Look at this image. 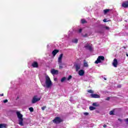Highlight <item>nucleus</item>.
I'll use <instances>...</instances> for the list:
<instances>
[{"label": "nucleus", "mask_w": 128, "mask_h": 128, "mask_svg": "<svg viewBox=\"0 0 128 128\" xmlns=\"http://www.w3.org/2000/svg\"><path fill=\"white\" fill-rule=\"evenodd\" d=\"M16 114H17V116L18 118V124L20 126H24V118H22V114H20V112L17 111L16 112Z\"/></svg>", "instance_id": "f257e3e1"}, {"label": "nucleus", "mask_w": 128, "mask_h": 128, "mask_svg": "<svg viewBox=\"0 0 128 128\" xmlns=\"http://www.w3.org/2000/svg\"><path fill=\"white\" fill-rule=\"evenodd\" d=\"M46 88H50L52 86V80H50V76H48L46 75Z\"/></svg>", "instance_id": "f03ea898"}, {"label": "nucleus", "mask_w": 128, "mask_h": 128, "mask_svg": "<svg viewBox=\"0 0 128 128\" xmlns=\"http://www.w3.org/2000/svg\"><path fill=\"white\" fill-rule=\"evenodd\" d=\"M52 122L54 124H58L62 122H64V120L62 119L60 117L56 116L52 120Z\"/></svg>", "instance_id": "7ed1b4c3"}, {"label": "nucleus", "mask_w": 128, "mask_h": 128, "mask_svg": "<svg viewBox=\"0 0 128 128\" xmlns=\"http://www.w3.org/2000/svg\"><path fill=\"white\" fill-rule=\"evenodd\" d=\"M102 61L104 60V56H99L98 58L95 61V64H100V62H102Z\"/></svg>", "instance_id": "20e7f679"}, {"label": "nucleus", "mask_w": 128, "mask_h": 128, "mask_svg": "<svg viewBox=\"0 0 128 128\" xmlns=\"http://www.w3.org/2000/svg\"><path fill=\"white\" fill-rule=\"evenodd\" d=\"M64 56V54H61L58 58V64H62V56Z\"/></svg>", "instance_id": "39448f33"}, {"label": "nucleus", "mask_w": 128, "mask_h": 128, "mask_svg": "<svg viewBox=\"0 0 128 128\" xmlns=\"http://www.w3.org/2000/svg\"><path fill=\"white\" fill-rule=\"evenodd\" d=\"M38 98V96H35L33 97L32 99V104H36V102H38L40 100V98Z\"/></svg>", "instance_id": "423d86ee"}, {"label": "nucleus", "mask_w": 128, "mask_h": 128, "mask_svg": "<svg viewBox=\"0 0 128 128\" xmlns=\"http://www.w3.org/2000/svg\"><path fill=\"white\" fill-rule=\"evenodd\" d=\"M50 72L53 76H54V74H58V70H56L53 68L51 70Z\"/></svg>", "instance_id": "0eeeda50"}, {"label": "nucleus", "mask_w": 128, "mask_h": 128, "mask_svg": "<svg viewBox=\"0 0 128 128\" xmlns=\"http://www.w3.org/2000/svg\"><path fill=\"white\" fill-rule=\"evenodd\" d=\"M90 96L92 98H100V96L98 94H91Z\"/></svg>", "instance_id": "6e6552de"}, {"label": "nucleus", "mask_w": 128, "mask_h": 128, "mask_svg": "<svg viewBox=\"0 0 128 128\" xmlns=\"http://www.w3.org/2000/svg\"><path fill=\"white\" fill-rule=\"evenodd\" d=\"M112 66H114V68L118 67V60L116 58H114V60L113 62H112Z\"/></svg>", "instance_id": "1a4fd4ad"}, {"label": "nucleus", "mask_w": 128, "mask_h": 128, "mask_svg": "<svg viewBox=\"0 0 128 128\" xmlns=\"http://www.w3.org/2000/svg\"><path fill=\"white\" fill-rule=\"evenodd\" d=\"M122 8H128V0L125 1L122 4Z\"/></svg>", "instance_id": "9d476101"}, {"label": "nucleus", "mask_w": 128, "mask_h": 128, "mask_svg": "<svg viewBox=\"0 0 128 128\" xmlns=\"http://www.w3.org/2000/svg\"><path fill=\"white\" fill-rule=\"evenodd\" d=\"M32 66L33 68H38V62H34L32 63Z\"/></svg>", "instance_id": "9b49d317"}, {"label": "nucleus", "mask_w": 128, "mask_h": 128, "mask_svg": "<svg viewBox=\"0 0 128 128\" xmlns=\"http://www.w3.org/2000/svg\"><path fill=\"white\" fill-rule=\"evenodd\" d=\"M84 48H86V50H88L90 52H92V46H90L88 44L84 46Z\"/></svg>", "instance_id": "f8f14e48"}, {"label": "nucleus", "mask_w": 128, "mask_h": 128, "mask_svg": "<svg viewBox=\"0 0 128 128\" xmlns=\"http://www.w3.org/2000/svg\"><path fill=\"white\" fill-rule=\"evenodd\" d=\"M78 74L81 76H82L84 74V70H80L78 71Z\"/></svg>", "instance_id": "ddd939ff"}, {"label": "nucleus", "mask_w": 128, "mask_h": 128, "mask_svg": "<svg viewBox=\"0 0 128 128\" xmlns=\"http://www.w3.org/2000/svg\"><path fill=\"white\" fill-rule=\"evenodd\" d=\"M60 52L59 50H53L52 52V55L54 56H56V54L58 52Z\"/></svg>", "instance_id": "4468645a"}, {"label": "nucleus", "mask_w": 128, "mask_h": 128, "mask_svg": "<svg viewBox=\"0 0 128 128\" xmlns=\"http://www.w3.org/2000/svg\"><path fill=\"white\" fill-rule=\"evenodd\" d=\"M80 65L79 64H76V72H78V70H80Z\"/></svg>", "instance_id": "2eb2a0df"}, {"label": "nucleus", "mask_w": 128, "mask_h": 128, "mask_svg": "<svg viewBox=\"0 0 128 128\" xmlns=\"http://www.w3.org/2000/svg\"><path fill=\"white\" fill-rule=\"evenodd\" d=\"M110 12V9H106L104 10V14H106L108 12Z\"/></svg>", "instance_id": "dca6fc26"}, {"label": "nucleus", "mask_w": 128, "mask_h": 128, "mask_svg": "<svg viewBox=\"0 0 128 128\" xmlns=\"http://www.w3.org/2000/svg\"><path fill=\"white\" fill-rule=\"evenodd\" d=\"M72 42L74 44H78V40L76 38L72 40Z\"/></svg>", "instance_id": "f3484780"}, {"label": "nucleus", "mask_w": 128, "mask_h": 128, "mask_svg": "<svg viewBox=\"0 0 128 128\" xmlns=\"http://www.w3.org/2000/svg\"><path fill=\"white\" fill-rule=\"evenodd\" d=\"M96 107L92 106H90L89 107V109L90 110H96Z\"/></svg>", "instance_id": "a211bd4d"}, {"label": "nucleus", "mask_w": 128, "mask_h": 128, "mask_svg": "<svg viewBox=\"0 0 128 128\" xmlns=\"http://www.w3.org/2000/svg\"><path fill=\"white\" fill-rule=\"evenodd\" d=\"M81 22H82V24H86V22H86V20L82 19V20H81Z\"/></svg>", "instance_id": "6ab92c4d"}, {"label": "nucleus", "mask_w": 128, "mask_h": 128, "mask_svg": "<svg viewBox=\"0 0 128 128\" xmlns=\"http://www.w3.org/2000/svg\"><path fill=\"white\" fill-rule=\"evenodd\" d=\"M0 126L1 128H6V124H0Z\"/></svg>", "instance_id": "aec40b11"}, {"label": "nucleus", "mask_w": 128, "mask_h": 128, "mask_svg": "<svg viewBox=\"0 0 128 128\" xmlns=\"http://www.w3.org/2000/svg\"><path fill=\"white\" fill-rule=\"evenodd\" d=\"M92 106H98L99 104H98V102H94L92 104Z\"/></svg>", "instance_id": "412c9836"}, {"label": "nucleus", "mask_w": 128, "mask_h": 128, "mask_svg": "<svg viewBox=\"0 0 128 128\" xmlns=\"http://www.w3.org/2000/svg\"><path fill=\"white\" fill-rule=\"evenodd\" d=\"M84 66L85 68H88V62H84Z\"/></svg>", "instance_id": "4be33fe9"}, {"label": "nucleus", "mask_w": 128, "mask_h": 128, "mask_svg": "<svg viewBox=\"0 0 128 128\" xmlns=\"http://www.w3.org/2000/svg\"><path fill=\"white\" fill-rule=\"evenodd\" d=\"M88 92H89V94H94V90H87Z\"/></svg>", "instance_id": "5701e85b"}, {"label": "nucleus", "mask_w": 128, "mask_h": 128, "mask_svg": "<svg viewBox=\"0 0 128 128\" xmlns=\"http://www.w3.org/2000/svg\"><path fill=\"white\" fill-rule=\"evenodd\" d=\"M109 114H110V116H112V115L114 114V110H111V111L110 112Z\"/></svg>", "instance_id": "b1692460"}, {"label": "nucleus", "mask_w": 128, "mask_h": 128, "mask_svg": "<svg viewBox=\"0 0 128 128\" xmlns=\"http://www.w3.org/2000/svg\"><path fill=\"white\" fill-rule=\"evenodd\" d=\"M66 80V77H63V78L61 79V82H64V80Z\"/></svg>", "instance_id": "393cba45"}, {"label": "nucleus", "mask_w": 128, "mask_h": 128, "mask_svg": "<svg viewBox=\"0 0 128 128\" xmlns=\"http://www.w3.org/2000/svg\"><path fill=\"white\" fill-rule=\"evenodd\" d=\"M29 110L31 112H34V108L31 107L29 108Z\"/></svg>", "instance_id": "a878e982"}, {"label": "nucleus", "mask_w": 128, "mask_h": 128, "mask_svg": "<svg viewBox=\"0 0 128 128\" xmlns=\"http://www.w3.org/2000/svg\"><path fill=\"white\" fill-rule=\"evenodd\" d=\"M46 106H44L42 107V110H46Z\"/></svg>", "instance_id": "bb28decb"}, {"label": "nucleus", "mask_w": 128, "mask_h": 128, "mask_svg": "<svg viewBox=\"0 0 128 128\" xmlns=\"http://www.w3.org/2000/svg\"><path fill=\"white\" fill-rule=\"evenodd\" d=\"M60 66H59V68L60 69V70H62V68L64 67L62 66V65L63 64H59Z\"/></svg>", "instance_id": "cd10ccee"}, {"label": "nucleus", "mask_w": 128, "mask_h": 128, "mask_svg": "<svg viewBox=\"0 0 128 128\" xmlns=\"http://www.w3.org/2000/svg\"><path fill=\"white\" fill-rule=\"evenodd\" d=\"M72 76H69L68 78V80H70L72 78Z\"/></svg>", "instance_id": "c85d7f7f"}, {"label": "nucleus", "mask_w": 128, "mask_h": 128, "mask_svg": "<svg viewBox=\"0 0 128 128\" xmlns=\"http://www.w3.org/2000/svg\"><path fill=\"white\" fill-rule=\"evenodd\" d=\"M84 116H88V112H85L84 113Z\"/></svg>", "instance_id": "c756f323"}, {"label": "nucleus", "mask_w": 128, "mask_h": 128, "mask_svg": "<svg viewBox=\"0 0 128 128\" xmlns=\"http://www.w3.org/2000/svg\"><path fill=\"white\" fill-rule=\"evenodd\" d=\"M3 102H4V104H6V103L8 102V100L6 99L5 100H4Z\"/></svg>", "instance_id": "7c9ffc66"}, {"label": "nucleus", "mask_w": 128, "mask_h": 128, "mask_svg": "<svg viewBox=\"0 0 128 128\" xmlns=\"http://www.w3.org/2000/svg\"><path fill=\"white\" fill-rule=\"evenodd\" d=\"M103 22H108V21H106V19L105 18V19L103 20Z\"/></svg>", "instance_id": "2f4dec72"}, {"label": "nucleus", "mask_w": 128, "mask_h": 128, "mask_svg": "<svg viewBox=\"0 0 128 128\" xmlns=\"http://www.w3.org/2000/svg\"><path fill=\"white\" fill-rule=\"evenodd\" d=\"M82 32V28H80L78 30V32L80 33Z\"/></svg>", "instance_id": "473e14b6"}, {"label": "nucleus", "mask_w": 128, "mask_h": 128, "mask_svg": "<svg viewBox=\"0 0 128 128\" xmlns=\"http://www.w3.org/2000/svg\"><path fill=\"white\" fill-rule=\"evenodd\" d=\"M110 97H108L106 99V100H110Z\"/></svg>", "instance_id": "72a5a7b5"}, {"label": "nucleus", "mask_w": 128, "mask_h": 128, "mask_svg": "<svg viewBox=\"0 0 128 128\" xmlns=\"http://www.w3.org/2000/svg\"><path fill=\"white\" fill-rule=\"evenodd\" d=\"M105 28H106V30H110V27L106 26Z\"/></svg>", "instance_id": "f704fd0d"}, {"label": "nucleus", "mask_w": 128, "mask_h": 128, "mask_svg": "<svg viewBox=\"0 0 128 128\" xmlns=\"http://www.w3.org/2000/svg\"><path fill=\"white\" fill-rule=\"evenodd\" d=\"M84 38H86L88 36V34H86L84 36H83Z\"/></svg>", "instance_id": "c9c22d12"}, {"label": "nucleus", "mask_w": 128, "mask_h": 128, "mask_svg": "<svg viewBox=\"0 0 128 128\" xmlns=\"http://www.w3.org/2000/svg\"><path fill=\"white\" fill-rule=\"evenodd\" d=\"M124 120L126 122H127V124H128V118H126Z\"/></svg>", "instance_id": "e433bc0d"}, {"label": "nucleus", "mask_w": 128, "mask_h": 128, "mask_svg": "<svg viewBox=\"0 0 128 128\" xmlns=\"http://www.w3.org/2000/svg\"><path fill=\"white\" fill-rule=\"evenodd\" d=\"M118 88H122V85H120V84L118 85Z\"/></svg>", "instance_id": "4c0bfd02"}, {"label": "nucleus", "mask_w": 128, "mask_h": 128, "mask_svg": "<svg viewBox=\"0 0 128 128\" xmlns=\"http://www.w3.org/2000/svg\"><path fill=\"white\" fill-rule=\"evenodd\" d=\"M118 120H119V122H122V120L120 118H118Z\"/></svg>", "instance_id": "58836bf2"}, {"label": "nucleus", "mask_w": 128, "mask_h": 128, "mask_svg": "<svg viewBox=\"0 0 128 128\" xmlns=\"http://www.w3.org/2000/svg\"><path fill=\"white\" fill-rule=\"evenodd\" d=\"M122 48H124V50H126V46H122Z\"/></svg>", "instance_id": "ea45409f"}, {"label": "nucleus", "mask_w": 128, "mask_h": 128, "mask_svg": "<svg viewBox=\"0 0 128 128\" xmlns=\"http://www.w3.org/2000/svg\"><path fill=\"white\" fill-rule=\"evenodd\" d=\"M0 96H4V94H0Z\"/></svg>", "instance_id": "a19ab883"}, {"label": "nucleus", "mask_w": 128, "mask_h": 128, "mask_svg": "<svg viewBox=\"0 0 128 128\" xmlns=\"http://www.w3.org/2000/svg\"><path fill=\"white\" fill-rule=\"evenodd\" d=\"M103 126H104V128H106V125L104 124V125Z\"/></svg>", "instance_id": "79ce46f5"}, {"label": "nucleus", "mask_w": 128, "mask_h": 128, "mask_svg": "<svg viewBox=\"0 0 128 128\" xmlns=\"http://www.w3.org/2000/svg\"><path fill=\"white\" fill-rule=\"evenodd\" d=\"M104 78V80H106V78Z\"/></svg>", "instance_id": "37998d69"}, {"label": "nucleus", "mask_w": 128, "mask_h": 128, "mask_svg": "<svg viewBox=\"0 0 128 128\" xmlns=\"http://www.w3.org/2000/svg\"><path fill=\"white\" fill-rule=\"evenodd\" d=\"M18 98H20V97H19V96H18V97H17V100H18Z\"/></svg>", "instance_id": "c03bdc74"}, {"label": "nucleus", "mask_w": 128, "mask_h": 128, "mask_svg": "<svg viewBox=\"0 0 128 128\" xmlns=\"http://www.w3.org/2000/svg\"><path fill=\"white\" fill-rule=\"evenodd\" d=\"M126 56H128V54H126Z\"/></svg>", "instance_id": "a18cd8bd"}, {"label": "nucleus", "mask_w": 128, "mask_h": 128, "mask_svg": "<svg viewBox=\"0 0 128 128\" xmlns=\"http://www.w3.org/2000/svg\"><path fill=\"white\" fill-rule=\"evenodd\" d=\"M0 128H2V127H0Z\"/></svg>", "instance_id": "49530a36"}]
</instances>
